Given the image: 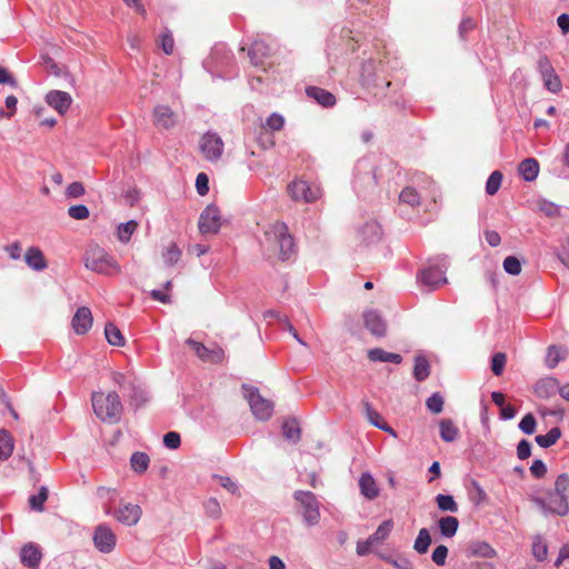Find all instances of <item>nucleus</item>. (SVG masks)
<instances>
[{
    "label": "nucleus",
    "instance_id": "nucleus-1",
    "mask_svg": "<svg viewBox=\"0 0 569 569\" xmlns=\"http://www.w3.org/2000/svg\"><path fill=\"white\" fill-rule=\"evenodd\" d=\"M261 247L270 257L277 256L282 261H287L296 254L293 238L289 234L287 224L280 221L274 222L264 231Z\"/></svg>",
    "mask_w": 569,
    "mask_h": 569
},
{
    "label": "nucleus",
    "instance_id": "nucleus-2",
    "mask_svg": "<svg viewBox=\"0 0 569 569\" xmlns=\"http://www.w3.org/2000/svg\"><path fill=\"white\" fill-rule=\"evenodd\" d=\"M91 402L96 416L101 421L116 423L120 420L123 407L117 392H93Z\"/></svg>",
    "mask_w": 569,
    "mask_h": 569
},
{
    "label": "nucleus",
    "instance_id": "nucleus-3",
    "mask_svg": "<svg viewBox=\"0 0 569 569\" xmlns=\"http://www.w3.org/2000/svg\"><path fill=\"white\" fill-rule=\"evenodd\" d=\"M84 266L87 269L103 276H112L121 272L117 260L97 244H91L86 250Z\"/></svg>",
    "mask_w": 569,
    "mask_h": 569
},
{
    "label": "nucleus",
    "instance_id": "nucleus-4",
    "mask_svg": "<svg viewBox=\"0 0 569 569\" xmlns=\"http://www.w3.org/2000/svg\"><path fill=\"white\" fill-rule=\"evenodd\" d=\"M447 269L446 258H442L439 263L422 268L417 274V282L428 292L435 291L448 282L446 278Z\"/></svg>",
    "mask_w": 569,
    "mask_h": 569
},
{
    "label": "nucleus",
    "instance_id": "nucleus-5",
    "mask_svg": "<svg viewBox=\"0 0 569 569\" xmlns=\"http://www.w3.org/2000/svg\"><path fill=\"white\" fill-rule=\"evenodd\" d=\"M293 498L298 503L299 512L308 526H316L320 521V503L311 491L297 490Z\"/></svg>",
    "mask_w": 569,
    "mask_h": 569
},
{
    "label": "nucleus",
    "instance_id": "nucleus-6",
    "mask_svg": "<svg viewBox=\"0 0 569 569\" xmlns=\"http://www.w3.org/2000/svg\"><path fill=\"white\" fill-rule=\"evenodd\" d=\"M243 396L248 400L252 415L261 421H267L273 413V402L264 399L258 388L242 385Z\"/></svg>",
    "mask_w": 569,
    "mask_h": 569
},
{
    "label": "nucleus",
    "instance_id": "nucleus-7",
    "mask_svg": "<svg viewBox=\"0 0 569 569\" xmlns=\"http://www.w3.org/2000/svg\"><path fill=\"white\" fill-rule=\"evenodd\" d=\"M533 501L545 515L553 513L563 517L569 512V499L557 496L551 490L547 492L546 498L537 497Z\"/></svg>",
    "mask_w": 569,
    "mask_h": 569
},
{
    "label": "nucleus",
    "instance_id": "nucleus-8",
    "mask_svg": "<svg viewBox=\"0 0 569 569\" xmlns=\"http://www.w3.org/2000/svg\"><path fill=\"white\" fill-rule=\"evenodd\" d=\"M106 513L112 515L120 523L131 527L139 522L142 516V510L139 505L128 502L120 505L114 510L111 509V506H108L106 508Z\"/></svg>",
    "mask_w": 569,
    "mask_h": 569
},
{
    "label": "nucleus",
    "instance_id": "nucleus-9",
    "mask_svg": "<svg viewBox=\"0 0 569 569\" xmlns=\"http://www.w3.org/2000/svg\"><path fill=\"white\" fill-rule=\"evenodd\" d=\"M92 540L96 549L102 553L113 551L117 543V537L107 523H100L94 528Z\"/></svg>",
    "mask_w": 569,
    "mask_h": 569
},
{
    "label": "nucleus",
    "instance_id": "nucleus-10",
    "mask_svg": "<svg viewBox=\"0 0 569 569\" xmlns=\"http://www.w3.org/2000/svg\"><path fill=\"white\" fill-rule=\"evenodd\" d=\"M223 141L218 133L207 132L200 140V151L204 159L218 161L223 152Z\"/></svg>",
    "mask_w": 569,
    "mask_h": 569
},
{
    "label": "nucleus",
    "instance_id": "nucleus-11",
    "mask_svg": "<svg viewBox=\"0 0 569 569\" xmlns=\"http://www.w3.org/2000/svg\"><path fill=\"white\" fill-rule=\"evenodd\" d=\"M199 231L206 233H218L221 228L220 210L214 204H209L201 212L198 222Z\"/></svg>",
    "mask_w": 569,
    "mask_h": 569
},
{
    "label": "nucleus",
    "instance_id": "nucleus-12",
    "mask_svg": "<svg viewBox=\"0 0 569 569\" xmlns=\"http://www.w3.org/2000/svg\"><path fill=\"white\" fill-rule=\"evenodd\" d=\"M288 192L295 200H303L305 202L316 201L321 192L318 187L310 186L305 180H296L288 186Z\"/></svg>",
    "mask_w": 569,
    "mask_h": 569
},
{
    "label": "nucleus",
    "instance_id": "nucleus-13",
    "mask_svg": "<svg viewBox=\"0 0 569 569\" xmlns=\"http://www.w3.org/2000/svg\"><path fill=\"white\" fill-rule=\"evenodd\" d=\"M153 121L157 128L170 130L179 121L178 114L166 104H157L153 108Z\"/></svg>",
    "mask_w": 569,
    "mask_h": 569
},
{
    "label": "nucleus",
    "instance_id": "nucleus-14",
    "mask_svg": "<svg viewBox=\"0 0 569 569\" xmlns=\"http://www.w3.org/2000/svg\"><path fill=\"white\" fill-rule=\"evenodd\" d=\"M46 102L60 116H64L72 104V97L66 91L51 90L46 94Z\"/></svg>",
    "mask_w": 569,
    "mask_h": 569
},
{
    "label": "nucleus",
    "instance_id": "nucleus-15",
    "mask_svg": "<svg viewBox=\"0 0 569 569\" xmlns=\"http://www.w3.org/2000/svg\"><path fill=\"white\" fill-rule=\"evenodd\" d=\"M187 343L192 347L196 355L203 361L218 363L221 362L224 358L223 349L218 346H216L212 349H209L201 342L194 341L192 339H189Z\"/></svg>",
    "mask_w": 569,
    "mask_h": 569
},
{
    "label": "nucleus",
    "instance_id": "nucleus-16",
    "mask_svg": "<svg viewBox=\"0 0 569 569\" xmlns=\"http://www.w3.org/2000/svg\"><path fill=\"white\" fill-rule=\"evenodd\" d=\"M20 561L24 567L39 569L42 559L40 547L34 542H28L20 550Z\"/></svg>",
    "mask_w": 569,
    "mask_h": 569
},
{
    "label": "nucleus",
    "instance_id": "nucleus-17",
    "mask_svg": "<svg viewBox=\"0 0 569 569\" xmlns=\"http://www.w3.org/2000/svg\"><path fill=\"white\" fill-rule=\"evenodd\" d=\"M365 327L376 337H385L387 325L380 313L376 310H367L363 312Z\"/></svg>",
    "mask_w": 569,
    "mask_h": 569
},
{
    "label": "nucleus",
    "instance_id": "nucleus-18",
    "mask_svg": "<svg viewBox=\"0 0 569 569\" xmlns=\"http://www.w3.org/2000/svg\"><path fill=\"white\" fill-rule=\"evenodd\" d=\"M92 313L88 307H80L76 311L71 325L77 335L87 333L92 327Z\"/></svg>",
    "mask_w": 569,
    "mask_h": 569
},
{
    "label": "nucleus",
    "instance_id": "nucleus-19",
    "mask_svg": "<svg viewBox=\"0 0 569 569\" xmlns=\"http://www.w3.org/2000/svg\"><path fill=\"white\" fill-rule=\"evenodd\" d=\"M533 391L538 398L549 399L558 393L559 381L552 377L542 378L536 382Z\"/></svg>",
    "mask_w": 569,
    "mask_h": 569
},
{
    "label": "nucleus",
    "instance_id": "nucleus-20",
    "mask_svg": "<svg viewBox=\"0 0 569 569\" xmlns=\"http://www.w3.org/2000/svg\"><path fill=\"white\" fill-rule=\"evenodd\" d=\"M359 488H360L361 495L368 500L376 499L380 492V489H379L375 478L369 472H363L360 476Z\"/></svg>",
    "mask_w": 569,
    "mask_h": 569
},
{
    "label": "nucleus",
    "instance_id": "nucleus-21",
    "mask_svg": "<svg viewBox=\"0 0 569 569\" xmlns=\"http://www.w3.org/2000/svg\"><path fill=\"white\" fill-rule=\"evenodd\" d=\"M271 52L270 46L263 40H254L249 49L250 61L253 66H261L263 58L268 57Z\"/></svg>",
    "mask_w": 569,
    "mask_h": 569
},
{
    "label": "nucleus",
    "instance_id": "nucleus-22",
    "mask_svg": "<svg viewBox=\"0 0 569 569\" xmlns=\"http://www.w3.org/2000/svg\"><path fill=\"white\" fill-rule=\"evenodd\" d=\"M306 93L325 108L333 107L337 102L336 97L331 92L319 87H308Z\"/></svg>",
    "mask_w": 569,
    "mask_h": 569
},
{
    "label": "nucleus",
    "instance_id": "nucleus-23",
    "mask_svg": "<svg viewBox=\"0 0 569 569\" xmlns=\"http://www.w3.org/2000/svg\"><path fill=\"white\" fill-rule=\"evenodd\" d=\"M24 261L29 268L36 271H42L48 266L42 251L38 247H30L26 251Z\"/></svg>",
    "mask_w": 569,
    "mask_h": 569
},
{
    "label": "nucleus",
    "instance_id": "nucleus-24",
    "mask_svg": "<svg viewBox=\"0 0 569 569\" xmlns=\"http://www.w3.org/2000/svg\"><path fill=\"white\" fill-rule=\"evenodd\" d=\"M361 240L367 244H372L381 239V227L376 221L366 222L359 230Z\"/></svg>",
    "mask_w": 569,
    "mask_h": 569
},
{
    "label": "nucleus",
    "instance_id": "nucleus-25",
    "mask_svg": "<svg viewBox=\"0 0 569 569\" xmlns=\"http://www.w3.org/2000/svg\"><path fill=\"white\" fill-rule=\"evenodd\" d=\"M281 429H282V436L287 441H289L293 445H296L300 441L301 428H300L297 419H295V418L286 419L282 423Z\"/></svg>",
    "mask_w": 569,
    "mask_h": 569
},
{
    "label": "nucleus",
    "instance_id": "nucleus-26",
    "mask_svg": "<svg viewBox=\"0 0 569 569\" xmlns=\"http://www.w3.org/2000/svg\"><path fill=\"white\" fill-rule=\"evenodd\" d=\"M368 359L373 362H391L399 365L402 357L399 353L388 352L381 348H373L368 351Z\"/></svg>",
    "mask_w": 569,
    "mask_h": 569
},
{
    "label": "nucleus",
    "instance_id": "nucleus-27",
    "mask_svg": "<svg viewBox=\"0 0 569 569\" xmlns=\"http://www.w3.org/2000/svg\"><path fill=\"white\" fill-rule=\"evenodd\" d=\"M519 173L526 181H533L539 173V162L535 158H527L519 163Z\"/></svg>",
    "mask_w": 569,
    "mask_h": 569
},
{
    "label": "nucleus",
    "instance_id": "nucleus-28",
    "mask_svg": "<svg viewBox=\"0 0 569 569\" xmlns=\"http://www.w3.org/2000/svg\"><path fill=\"white\" fill-rule=\"evenodd\" d=\"M438 528L442 537L452 538L458 531L459 520L453 516L441 517L438 520Z\"/></svg>",
    "mask_w": 569,
    "mask_h": 569
},
{
    "label": "nucleus",
    "instance_id": "nucleus-29",
    "mask_svg": "<svg viewBox=\"0 0 569 569\" xmlns=\"http://www.w3.org/2000/svg\"><path fill=\"white\" fill-rule=\"evenodd\" d=\"M430 376V363L425 356H416L413 366V378L422 382Z\"/></svg>",
    "mask_w": 569,
    "mask_h": 569
},
{
    "label": "nucleus",
    "instance_id": "nucleus-30",
    "mask_svg": "<svg viewBox=\"0 0 569 569\" xmlns=\"http://www.w3.org/2000/svg\"><path fill=\"white\" fill-rule=\"evenodd\" d=\"M439 429H440V438L446 442H453L458 435L459 430L450 419H442L439 422Z\"/></svg>",
    "mask_w": 569,
    "mask_h": 569
},
{
    "label": "nucleus",
    "instance_id": "nucleus-31",
    "mask_svg": "<svg viewBox=\"0 0 569 569\" xmlns=\"http://www.w3.org/2000/svg\"><path fill=\"white\" fill-rule=\"evenodd\" d=\"M14 441L10 432L6 429L0 430V460H7L13 451Z\"/></svg>",
    "mask_w": 569,
    "mask_h": 569
},
{
    "label": "nucleus",
    "instance_id": "nucleus-32",
    "mask_svg": "<svg viewBox=\"0 0 569 569\" xmlns=\"http://www.w3.org/2000/svg\"><path fill=\"white\" fill-rule=\"evenodd\" d=\"M562 432L559 427L551 428L546 435L536 436V442L541 448H549L553 446L561 437Z\"/></svg>",
    "mask_w": 569,
    "mask_h": 569
},
{
    "label": "nucleus",
    "instance_id": "nucleus-33",
    "mask_svg": "<svg viewBox=\"0 0 569 569\" xmlns=\"http://www.w3.org/2000/svg\"><path fill=\"white\" fill-rule=\"evenodd\" d=\"M435 501L438 509L442 512L456 513L459 510L458 503L451 495L439 493L436 496Z\"/></svg>",
    "mask_w": 569,
    "mask_h": 569
},
{
    "label": "nucleus",
    "instance_id": "nucleus-34",
    "mask_svg": "<svg viewBox=\"0 0 569 569\" xmlns=\"http://www.w3.org/2000/svg\"><path fill=\"white\" fill-rule=\"evenodd\" d=\"M567 356V351L557 346H550L547 350L546 355V366L549 369H553L558 366V363L563 360Z\"/></svg>",
    "mask_w": 569,
    "mask_h": 569
},
{
    "label": "nucleus",
    "instance_id": "nucleus-35",
    "mask_svg": "<svg viewBox=\"0 0 569 569\" xmlns=\"http://www.w3.org/2000/svg\"><path fill=\"white\" fill-rule=\"evenodd\" d=\"M104 336H106L107 341L110 345L117 346V347L124 346L126 340H124L121 331L114 323L108 322L106 325Z\"/></svg>",
    "mask_w": 569,
    "mask_h": 569
},
{
    "label": "nucleus",
    "instance_id": "nucleus-36",
    "mask_svg": "<svg viewBox=\"0 0 569 569\" xmlns=\"http://www.w3.org/2000/svg\"><path fill=\"white\" fill-rule=\"evenodd\" d=\"M400 204H407L416 208L420 204L421 198L418 191L412 187H406L399 194Z\"/></svg>",
    "mask_w": 569,
    "mask_h": 569
},
{
    "label": "nucleus",
    "instance_id": "nucleus-37",
    "mask_svg": "<svg viewBox=\"0 0 569 569\" xmlns=\"http://www.w3.org/2000/svg\"><path fill=\"white\" fill-rule=\"evenodd\" d=\"M431 545V536L427 528H422L419 530L418 536L413 543V549L419 555H425L428 552L429 547Z\"/></svg>",
    "mask_w": 569,
    "mask_h": 569
},
{
    "label": "nucleus",
    "instance_id": "nucleus-38",
    "mask_svg": "<svg viewBox=\"0 0 569 569\" xmlns=\"http://www.w3.org/2000/svg\"><path fill=\"white\" fill-rule=\"evenodd\" d=\"M392 528H393L392 520H390V519L385 520L379 525L377 530L371 536H369V538L371 539L373 545L380 543L385 539H387V537L390 535Z\"/></svg>",
    "mask_w": 569,
    "mask_h": 569
},
{
    "label": "nucleus",
    "instance_id": "nucleus-39",
    "mask_svg": "<svg viewBox=\"0 0 569 569\" xmlns=\"http://www.w3.org/2000/svg\"><path fill=\"white\" fill-rule=\"evenodd\" d=\"M149 456L140 451L133 452L130 458L131 468L138 473L144 472L149 467Z\"/></svg>",
    "mask_w": 569,
    "mask_h": 569
},
{
    "label": "nucleus",
    "instance_id": "nucleus-40",
    "mask_svg": "<svg viewBox=\"0 0 569 569\" xmlns=\"http://www.w3.org/2000/svg\"><path fill=\"white\" fill-rule=\"evenodd\" d=\"M138 228V222L136 220H130L126 223H120L117 229V236L119 241L122 243H127L130 241L131 236Z\"/></svg>",
    "mask_w": 569,
    "mask_h": 569
},
{
    "label": "nucleus",
    "instance_id": "nucleus-41",
    "mask_svg": "<svg viewBox=\"0 0 569 569\" xmlns=\"http://www.w3.org/2000/svg\"><path fill=\"white\" fill-rule=\"evenodd\" d=\"M470 552L473 556H479L483 558H491L496 555L495 549L485 541H475L469 547Z\"/></svg>",
    "mask_w": 569,
    "mask_h": 569
},
{
    "label": "nucleus",
    "instance_id": "nucleus-42",
    "mask_svg": "<svg viewBox=\"0 0 569 569\" xmlns=\"http://www.w3.org/2000/svg\"><path fill=\"white\" fill-rule=\"evenodd\" d=\"M532 555L537 561H545L547 559L548 547L540 536L533 538Z\"/></svg>",
    "mask_w": 569,
    "mask_h": 569
},
{
    "label": "nucleus",
    "instance_id": "nucleus-43",
    "mask_svg": "<svg viewBox=\"0 0 569 569\" xmlns=\"http://www.w3.org/2000/svg\"><path fill=\"white\" fill-rule=\"evenodd\" d=\"M557 496L560 495L563 498L569 499V476L561 473L555 481V489L552 490Z\"/></svg>",
    "mask_w": 569,
    "mask_h": 569
},
{
    "label": "nucleus",
    "instance_id": "nucleus-44",
    "mask_svg": "<svg viewBox=\"0 0 569 569\" xmlns=\"http://www.w3.org/2000/svg\"><path fill=\"white\" fill-rule=\"evenodd\" d=\"M48 499V489L47 487H41L37 495H33L29 498V505L32 510L42 511L43 503Z\"/></svg>",
    "mask_w": 569,
    "mask_h": 569
},
{
    "label": "nucleus",
    "instance_id": "nucleus-45",
    "mask_svg": "<svg viewBox=\"0 0 569 569\" xmlns=\"http://www.w3.org/2000/svg\"><path fill=\"white\" fill-rule=\"evenodd\" d=\"M501 181H502V173L498 170L493 171L487 180L486 192L489 196L496 194L501 187Z\"/></svg>",
    "mask_w": 569,
    "mask_h": 569
},
{
    "label": "nucleus",
    "instance_id": "nucleus-46",
    "mask_svg": "<svg viewBox=\"0 0 569 569\" xmlns=\"http://www.w3.org/2000/svg\"><path fill=\"white\" fill-rule=\"evenodd\" d=\"M211 60L217 64V67H224L229 63L231 58L226 52L223 46H217L211 52Z\"/></svg>",
    "mask_w": 569,
    "mask_h": 569
},
{
    "label": "nucleus",
    "instance_id": "nucleus-47",
    "mask_svg": "<svg viewBox=\"0 0 569 569\" xmlns=\"http://www.w3.org/2000/svg\"><path fill=\"white\" fill-rule=\"evenodd\" d=\"M162 257L166 264L173 266L179 261L181 251L176 243H170L166 251L162 253Z\"/></svg>",
    "mask_w": 569,
    "mask_h": 569
},
{
    "label": "nucleus",
    "instance_id": "nucleus-48",
    "mask_svg": "<svg viewBox=\"0 0 569 569\" xmlns=\"http://www.w3.org/2000/svg\"><path fill=\"white\" fill-rule=\"evenodd\" d=\"M443 397L439 392L432 393L426 401L427 408L432 413H440L443 410Z\"/></svg>",
    "mask_w": 569,
    "mask_h": 569
},
{
    "label": "nucleus",
    "instance_id": "nucleus-49",
    "mask_svg": "<svg viewBox=\"0 0 569 569\" xmlns=\"http://www.w3.org/2000/svg\"><path fill=\"white\" fill-rule=\"evenodd\" d=\"M97 496L101 500L106 501V505H104V509H106L108 506H110L112 502L116 501L118 492L113 488L101 486V487L97 488Z\"/></svg>",
    "mask_w": 569,
    "mask_h": 569
},
{
    "label": "nucleus",
    "instance_id": "nucleus-50",
    "mask_svg": "<svg viewBox=\"0 0 569 569\" xmlns=\"http://www.w3.org/2000/svg\"><path fill=\"white\" fill-rule=\"evenodd\" d=\"M503 269L509 274L518 276L521 272V263L515 256H508L503 260Z\"/></svg>",
    "mask_w": 569,
    "mask_h": 569
},
{
    "label": "nucleus",
    "instance_id": "nucleus-51",
    "mask_svg": "<svg viewBox=\"0 0 569 569\" xmlns=\"http://www.w3.org/2000/svg\"><path fill=\"white\" fill-rule=\"evenodd\" d=\"M545 87L552 93H557L561 90V81L559 77L553 72L542 77Z\"/></svg>",
    "mask_w": 569,
    "mask_h": 569
},
{
    "label": "nucleus",
    "instance_id": "nucleus-52",
    "mask_svg": "<svg viewBox=\"0 0 569 569\" xmlns=\"http://www.w3.org/2000/svg\"><path fill=\"white\" fill-rule=\"evenodd\" d=\"M507 357L503 352H497L491 359V370L495 376H501L506 366Z\"/></svg>",
    "mask_w": 569,
    "mask_h": 569
},
{
    "label": "nucleus",
    "instance_id": "nucleus-53",
    "mask_svg": "<svg viewBox=\"0 0 569 569\" xmlns=\"http://www.w3.org/2000/svg\"><path fill=\"white\" fill-rule=\"evenodd\" d=\"M536 427L537 421L532 413H527L519 422V429L526 435H532Z\"/></svg>",
    "mask_w": 569,
    "mask_h": 569
},
{
    "label": "nucleus",
    "instance_id": "nucleus-54",
    "mask_svg": "<svg viewBox=\"0 0 569 569\" xmlns=\"http://www.w3.org/2000/svg\"><path fill=\"white\" fill-rule=\"evenodd\" d=\"M283 124L284 118L277 112L271 113L264 122V127L271 131H280L283 128Z\"/></svg>",
    "mask_w": 569,
    "mask_h": 569
},
{
    "label": "nucleus",
    "instance_id": "nucleus-55",
    "mask_svg": "<svg viewBox=\"0 0 569 569\" xmlns=\"http://www.w3.org/2000/svg\"><path fill=\"white\" fill-rule=\"evenodd\" d=\"M448 552L449 550L445 545H439L432 551L431 559L437 566H445Z\"/></svg>",
    "mask_w": 569,
    "mask_h": 569
},
{
    "label": "nucleus",
    "instance_id": "nucleus-56",
    "mask_svg": "<svg viewBox=\"0 0 569 569\" xmlns=\"http://www.w3.org/2000/svg\"><path fill=\"white\" fill-rule=\"evenodd\" d=\"M68 214L76 220H84L89 217L90 212L84 204H74L68 209Z\"/></svg>",
    "mask_w": 569,
    "mask_h": 569
},
{
    "label": "nucleus",
    "instance_id": "nucleus-57",
    "mask_svg": "<svg viewBox=\"0 0 569 569\" xmlns=\"http://www.w3.org/2000/svg\"><path fill=\"white\" fill-rule=\"evenodd\" d=\"M206 513L211 518H219L221 515V507L216 498H210L204 503Z\"/></svg>",
    "mask_w": 569,
    "mask_h": 569
},
{
    "label": "nucleus",
    "instance_id": "nucleus-58",
    "mask_svg": "<svg viewBox=\"0 0 569 569\" xmlns=\"http://www.w3.org/2000/svg\"><path fill=\"white\" fill-rule=\"evenodd\" d=\"M160 46L166 54L173 52L174 40L170 31H166L160 36Z\"/></svg>",
    "mask_w": 569,
    "mask_h": 569
},
{
    "label": "nucleus",
    "instance_id": "nucleus-59",
    "mask_svg": "<svg viewBox=\"0 0 569 569\" xmlns=\"http://www.w3.org/2000/svg\"><path fill=\"white\" fill-rule=\"evenodd\" d=\"M163 443L169 449H178L181 443L180 435L176 431H169L163 436Z\"/></svg>",
    "mask_w": 569,
    "mask_h": 569
},
{
    "label": "nucleus",
    "instance_id": "nucleus-60",
    "mask_svg": "<svg viewBox=\"0 0 569 569\" xmlns=\"http://www.w3.org/2000/svg\"><path fill=\"white\" fill-rule=\"evenodd\" d=\"M530 472L536 479H541L547 473V466L542 460L536 459L530 466Z\"/></svg>",
    "mask_w": 569,
    "mask_h": 569
},
{
    "label": "nucleus",
    "instance_id": "nucleus-61",
    "mask_svg": "<svg viewBox=\"0 0 569 569\" xmlns=\"http://www.w3.org/2000/svg\"><path fill=\"white\" fill-rule=\"evenodd\" d=\"M84 194V187L81 182H72L70 183L68 187H67V190H66V196L68 198H72V199H76V198H79L81 196Z\"/></svg>",
    "mask_w": 569,
    "mask_h": 569
},
{
    "label": "nucleus",
    "instance_id": "nucleus-62",
    "mask_svg": "<svg viewBox=\"0 0 569 569\" xmlns=\"http://www.w3.org/2000/svg\"><path fill=\"white\" fill-rule=\"evenodd\" d=\"M216 479L219 480V483L221 487H223L226 490H228L230 493L236 495L238 493L239 487L236 481H233L230 477H223V476H214Z\"/></svg>",
    "mask_w": 569,
    "mask_h": 569
},
{
    "label": "nucleus",
    "instance_id": "nucleus-63",
    "mask_svg": "<svg viewBox=\"0 0 569 569\" xmlns=\"http://www.w3.org/2000/svg\"><path fill=\"white\" fill-rule=\"evenodd\" d=\"M517 456L520 460L528 459L531 456V443L527 439H521L517 446Z\"/></svg>",
    "mask_w": 569,
    "mask_h": 569
},
{
    "label": "nucleus",
    "instance_id": "nucleus-64",
    "mask_svg": "<svg viewBox=\"0 0 569 569\" xmlns=\"http://www.w3.org/2000/svg\"><path fill=\"white\" fill-rule=\"evenodd\" d=\"M196 188L200 196H204L209 191V179L203 172L199 173L196 178Z\"/></svg>",
    "mask_w": 569,
    "mask_h": 569
}]
</instances>
